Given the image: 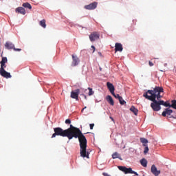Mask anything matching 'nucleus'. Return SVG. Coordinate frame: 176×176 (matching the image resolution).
I'll list each match as a JSON object with an SVG mask.
<instances>
[{"label":"nucleus","instance_id":"2","mask_svg":"<svg viewBox=\"0 0 176 176\" xmlns=\"http://www.w3.org/2000/svg\"><path fill=\"white\" fill-rule=\"evenodd\" d=\"M76 135H77V138H78L80 143V155L81 157H87V159H89V151H86V148H87V140L86 139V136L83 135L82 131Z\"/></svg>","mask_w":176,"mask_h":176},{"label":"nucleus","instance_id":"4","mask_svg":"<svg viewBox=\"0 0 176 176\" xmlns=\"http://www.w3.org/2000/svg\"><path fill=\"white\" fill-rule=\"evenodd\" d=\"M54 133L52 134L51 138H56L57 135L60 137H67L69 139L68 133L66 129H63L61 127L54 128Z\"/></svg>","mask_w":176,"mask_h":176},{"label":"nucleus","instance_id":"18","mask_svg":"<svg viewBox=\"0 0 176 176\" xmlns=\"http://www.w3.org/2000/svg\"><path fill=\"white\" fill-rule=\"evenodd\" d=\"M130 111L134 113V115L137 116L138 114V109H137L134 106H132L130 108Z\"/></svg>","mask_w":176,"mask_h":176},{"label":"nucleus","instance_id":"39","mask_svg":"<svg viewBox=\"0 0 176 176\" xmlns=\"http://www.w3.org/2000/svg\"><path fill=\"white\" fill-rule=\"evenodd\" d=\"M83 111H85V109H82L81 110V112H83Z\"/></svg>","mask_w":176,"mask_h":176},{"label":"nucleus","instance_id":"12","mask_svg":"<svg viewBox=\"0 0 176 176\" xmlns=\"http://www.w3.org/2000/svg\"><path fill=\"white\" fill-rule=\"evenodd\" d=\"M151 173L152 174H154L155 176H159V175L160 174V170H157V168H156V166L152 165Z\"/></svg>","mask_w":176,"mask_h":176},{"label":"nucleus","instance_id":"24","mask_svg":"<svg viewBox=\"0 0 176 176\" xmlns=\"http://www.w3.org/2000/svg\"><path fill=\"white\" fill-rule=\"evenodd\" d=\"M171 104H170V108H173V109H176V100H171Z\"/></svg>","mask_w":176,"mask_h":176},{"label":"nucleus","instance_id":"28","mask_svg":"<svg viewBox=\"0 0 176 176\" xmlns=\"http://www.w3.org/2000/svg\"><path fill=\"white\" fill-rule=\"evenodd\" d=\"M89 93L88 96H93L94 94V91H93V89L91 87H88Z\"/></svg>","mask_w":176,"mask_h":176},{"label":"nucleus","instance_id":"21","mask_svg":"<svg viewBox=\"0 0 176 176\" xmlns=\"http://www.w3.org/2000/svg\"><path fill=\"white\" fill-rule=\"evenodd\" d=\"M160 104L163 105L164 107H169V108L170 107L171 105V104L167 102H164V100H160Z\"/></svg>","mask_w":176,"mask_h":176},{"label":"nucleus","instance_id":"41","mask_svg":"<svg viewBox=\"0 0 176 176\" xmlns=\"http://www.w3.org/2000/svg\"><path fill=\"white\" fill-rule=\"evenodd\" d=\"M86 108H87V107H85L84 108H83V109H86Z\"/></svg>","mask_w":176,"mask_h":176},{"label":"nucleus","instance_id":"33","mask_svg":"<svg viewBox=\"0 0 176 176\" xmlns=\"http://www.w3.org/2000/svg\"><path fill=\"white\" fill-rule=\"evenodd\" d=\"M65 123H66V124H71V120L67 119V120H65Z\"/></svg>","mask_w":176,"mask_h":176},{"label":"nucleus","instance_id":"14","mask_svg":"<svg viewBox=\"0 0 176 176\" xmlns=\"http://www.w3.org/2000/svg\"><path fill=\"white\" fill-rule=\"evenodd\" d=\"M16 13H20L21 14H25V9L23 7H19L15 10Z\"/></svg>","mask_w":176,"mask_h":176},{"label":"nucleus","instance_id":"13","mask_svg":"<svg viewBox=\"0 0 176 176\" xmlns=\"http://www.w3.org/2000/svg\"><path fill=\"white\" fill-rule=\"evenodd\" d=\"M115 47L116 52H123V45H122L120 43H116Z\"/></svg>","mask_w":176,"mask_h":176},{"label":"nucleus","instance_id":"3","mask_svg":"<svg viewBox=\"0 0 176 176\" xmlns=\"http://www.w3.org/2000/svg\"><path fill=\"white\" fill-rule=\"evenodd\" d=\"M80 131L79 128L73 126L72 124H70V127L66 129V133H67L69 140H72V138H78V135H76L80 133Z\"/></svg>","mask_w":176,"mask_h":176},{"label":"nucleus","instance_id":"17","mask_svg":"<svg viewBox=\"0 0 176 176\" xmlns=\"http://www.w3.org/2000/svg\"><path fill=\"white\" fill-rule=\"evenodd\" d=\"M140 164L143 167H146L148 166V161L145 158H143L140 160Z\"/></svg>","mask_w":176,"mask_h":176},{"label":"nucleus","instance_id":"7","mask_svg":"<svg viewBox=\"0 0 176 176\" xmlns=\"http://www.w3.org/2000/svg\"><path fill=\"white\" fill-rule=\"evenodd\" d=\"M72 67H76V65H79V63H80V60L78 58V57L76 55H72Z\"/></svg>","mask_w":176,"mask_h":176},{"label":"nucleus","instance_id":"31","mask_svg":"<svg viewBox=\"0 0 176 176\" xmlns=\"http://www.w3.org/2000/svg\"><path fill=\"white\" fill-rule=\"evenodd\" d=\"M146 147L144 148V155H146L148 152H149V148H148V145L145 146Z\"/></svg>","mask_w":176,"mask_h":176},{"label":"nucleus","instance_id":"37","mask_svg":"<svg viewBox=\"0 0 176 176\" xmlns=\"http://www.w3.org/2000/svg\"><path fill=\"white\" fill-rule=\"evenodd\" d=\"M82 96H84L85 100H87V96H86V95L83 94Z\"/></svg>","mask_w":176,"mask_h":176},{"label":"nucleus","instance_id":"27","mask_svg":"<svg viewBox=\"0 0 176 176\" xmlns=\"http://www.w3.org/2000/svg\"><path fill=\"white\" fill-rule=\"evenodd\" d=\"M118 100H119L120 104L121 105H124V104H126V101H124V100H123V98H122V96H120V97L118 98Z\"/></svg>","mask_w":176,"mask_h":176},{"label":"nucleus","instance_id":"6","mask_svg":"<svg viewBox=\"0 0 176 176\" xmlns=\"http://www.w3.org/2000/svg\"><path fill=\"white\" fill-rule=\"evenodd\" d=\"M89 39L91 42H94L97 39H100V33L97 32H94L89 35Z\"/></svg>","mask_w":176,"mask_h":176},{"label":"nucleus","instance_id":"9","mask_svg":"<svg viewBox=\"0 0 176 176\" xmlns=\"http://www.w3.org/2000/svg\"><path fill=\"white\" fill-rule=\"evenodd\" d=\"M8 63V58L2 57V59L0 62V64H1L0 71L5 70V67H6V63Z\"/></svg>","mask_w":176,"mask_h":176},{"label":"nucleus","instance_id":"10","mask_svg":"<svg viewBox=\"0 0 176 176\" xmlns=\"http://www.w3.org/2000/svg\"><path fill=\"white\" fill-rule=\"evenodd\" d=\"M0 75L3 76V78H6V79H9V78H12V75L10 73L6 72V70H0Z\"/></svg>","mask_w":176,"mask_h":176},{"label":"nucleus","instance_id":"36","mask_svg":"<svg viewBox=\"0 0 176 176\" xmlns=\"http://www.w3.org/2000/svg\"><path fill=\"white\" fill-rule=\"evenodd\" d=\"M91 48H93V53H94V52H96V47H94V45H91Z\"/></svg>","mask_w":176,"mask_h":176},{"label":"nucleus","instance_id":"22","mask_svg":"<svg viewBox=\"0 0 176 176\" xmlns=\"http://www.w3.org/2000/svg\"><path fill=\"white\" fill-rule=\"evenodd\" d=\"M140 142H142L143 146H146V144H148V140L145 139V138H140Z\"/></svg>","mask_w":176,"mask_h":176},{"label":"nucleus","instance_id":"1","mask_svg":"<svg viewBox=\"0 0 176 176\" xmlns=\"http://www.w3.org/2000/svg\"><path fill=\"white\" fill-rule=\"evenodd\" d=\"M164 89L162 87H155L153 90H148L143 94V97H145L146 100H149L153 102L151 104V107L155 112H159L162 109V105L160 104V98H163V96L160 95L163 93Z\"/></svg>","mask_w":176,"mask_h":176},{"label":"nucleus","instance_id":"40","mask_svg":"<svg viewBox=\"0 0 176 176\" xmlns=\"http://www.w3.org/2000/svg\"><path fill=\"white\" fill-rule=\"evenodd\" d=\"M87 91V89H85V93H86Z\"/></svg>","mask_w":176,"mask_h":176},{"label":"nucleus","instance_id":"16","mask_svg":"<svg viewBox=\"0 0 176 176\" xmlns=\"http://www.w3.org/2000/svg\"><path fill=\"white\" fill-rule=\"evenodd\" d=\"M106 100L109 102V104H110V105H112V106L115 105V102H113V99L112 98V96L108 95L106 97Z\"/></svg>","mask_w":176,"mask_h":176},{"label":"nucleus","instance_id":"34","mask_svg":"<svg viewBox=\"0 0 176 176\" xmlns=\"http://www.w3.org/2000/svg\"><path fill=\"white\" fill-rule=\"evenodd\" d=\"M89 127L91 130H93V128L94 127V124H90Z\"/></svg>","mask_w":176,"mask_h":176},{"label":"nucleus","instance_id":"23","mask_svg":"<svg viewBox=\"0 0 176 176\" xmlns=\"http://www.w3.org/2000/svg\"><path fill=\"white\" fill-rule=\"evenodd\" d=\"M39 24L41 27H43V28H46V20L43 19L39 22Z\"/></svg>","mask_w":176,"mask_h":176},{"label":"nucleus","instance_id":"35","mask_svg":"<svg viewBox=\"0 0 176 176\" xmlns=\"http://www.w3.org/2000/svg\"><path fill=\"white\" fill-rule=\"evenodd\" d=\"M148 64H149L150 67H153V63H152L151 61H149Z\"/></svg>","mask_w":176,"mask_h":176},{"label":"nucleus","instance_id":"5","mask_svg":"<svg viewBox=\"0 0 176 176\" xmlns=\"http://www.w3.org/2000/svg\"><path fill=\"white\" fill-rule=\"evenodd\" d=\"M80 93V89H77L75 91H72L70 97L78 101L79 100V94Z\"/></svg>","mask_w":176,"mask_h":176},{"label":"nucleus","instance_id":"15","mask_svg":"<svg viewBox=\"0 0 176 176\" xmlns=\"http://www.w3.org/2000/svg\"><path fill=\"white\" fill-rule=\"evenodd\" d=\"M107 86L110 93H113V91H115V87L113 86V85L112 83L107 82Z\"/></svg>","mask_w":176,"mask_h":176},{"label":"nucleus","instance_id":"29","mask_svg":"<svg viewBox=\"0 0 176 176\" xmlns=\"http://www.w3.org/2000/svg\"><path fill=\"white\" fill-rule=\"evenodd\" d=\"M119 170H120V171H122L123 173L126 172V167L125 166H118Z\"/></svg>","mask_w":176,"mask_h":176},{"label":"nucleus","instance_id":"11","mask_svg":"<svg viewBox=\"0 0 176 176\" xmlns=\"http://www.w3.org/2000/svg\"><path fill=\"white\" fill-rule=\"evenodd\" d=\"M4 46L7 50H12L14 49V44L10 41H7Z\"/></svg>","mask_w":176,"mask_h":176},{"label":"nucleus","instance_id":"38","mask_svg":"<svg viewBox=\"0 0 176 176\" xmlns=\"http://www.w3.org/2000/svg\"><path fill=\"white\" fill-rule=\"evenodd\" d=\"M110 119H111L112 122H115V120H113V118L110 117Z\"/></svg>","mask_w":176,"mask_h":176},{"label":"nucleus","instance_id":"30","mask_svg":"<svg viewBox=\"0 0 176 176\" xmlns=\"http://www.w3.org/2000/svg\"><path fill=\"white\" fill-rule=\"evenodd\" d=\"M111 94H112V96H113V97H115V98H119V97H120V96H119V94H115V91L111 92Z\"/></svg>","mask_w":176,"mask_h":176},{"label":"nucleus","instance_id":"26","mask_svg":"<svg viewBox=\"0 0 176 176\" xmlns=\"http://www.w3.org/2000/svg\"><path fill=\"white\" fill-rule=\"evenodd\" d=\"M118 100H119L120 104L121 105H124V104H126V101H124V100H123V98H122V96H120V97L118 98Z\"/></svg>","mask_w":176,"mask_h":176},{"label":"nucleus","instance_id":"32","mask_svg":"<svg viewBox=\"0 0 176 176\" xmlns=\"http://www.w3.org/2000/svg\"><path fill=\"white\" fill-rule=\"evenodd\" d=\"M14 52H21V49L20 48H16V47H14Z\"/></svg>","mask_w":176,"mask_h":176},{"label":"nucleus","instance_id":"25","mask_svg":"<svg viewBox=\"0 0 176 176\" xmlns=\"http://www.w3.org/2000/svg\"><path fill=\"white\" fill-rule=\"evenodd\" d=\"M118 100H119L120 104L121 105H124V104H126V101H124V100H123V98H122V96H120V97L118 98Z\"/></svg>","mask_w":176,"mask_h":176},{"label":"nucleus","instance_id":"19","mask_svg":"<svg viewBox=\"0 0 176 176\" xmlns=\"http://www.w3.org/2000/svg\"><path fill=\"white\" fill-rule=\"evenodd\" d=\"M112 158L113 159H120V160H122V157H120V155H119V153H118V152L113 153Z\"/></svg>","mask_w":176,"mask_h":176},{"label":"nucleus","instance_id":"8","mask_svg":"<svg viewBox=\"0 0 176 176\" xmlns=\"http://www.w3.org/2000/svg\"><path fill=\"white\" fill-rule=\"evenodd\" d=\"M97 5H98V3L97 2H94L89 5L85 6L84 8H85V9H87V10H94V9H96V8H97Z\"/></svg>","mask_w":176,"mask_h":176},{"label":"nucleus","instance_id":"20","mask_svg":"<svg viewBox=\"0 0 176 176\" xmlns=\"http://www.w3.org/2000/svg\"><path fill=\"white\" fill-rule=\"evenodd\" d=\"M22 6H23V8H26L27 9H32V6H31V4H30V3H23Z\"/></svg>","mask_w":176,"mask_h":176}]
</instances>
